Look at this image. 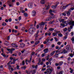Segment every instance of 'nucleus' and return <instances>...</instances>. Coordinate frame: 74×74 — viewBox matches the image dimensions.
Masks as SVG:
<instances>
[{"mask_svg":"<svg viewBox=\"0 0 74 74\" xmlns=\"http://www.w3.org/2000/svg\"><path fill=\"white\" fill-rule=\"evenodd\" d=\"M36 31V29L32 27V28H30L29 30V32L30 34H33V32H34Z\"/></svg>","mask_w":74,"mask_h":74,"instance_id":"nucleus-1","label":"nucleus"},{"mask_svg":"<svg viewBox=\"0 0 74 74\" xmlns=\"http://www.w3.org/2000/svg\"><path fill=\"white\" fill-rule=\"evenodd\" d=\"M69 25H71L70 26L71 29H73V27L74 25V21H69Z\"/></svg>","mask_w":74,"mask_h":74,"instance_id":"nucleus-2","label":"nucleus"},{"mask_svg":"<svg viewBox=\"0 0 74 74\" xmlns=\"http://www.w3.org/2000/svg\"><path fill=\"white\" fill-rule=\"evenodd\" d=\"M53 71V69L52 67H50L49 69H48L47 70V74H51V72Z\"/></svg>","mask_w":74,"mask_h":74,"instance_id":"nucleus-3","label":"nucleus"},{"mask_svg":"<svg viewBox=\"0 0 74 74\" xmlns=\"http://www.w3.org/2000/svg\"><path fill=\"white\" fill-rule=\"evenodd\" d=\"M10 60H13V62H11V64H14L15 63V62L18 60V59H14V58L12 57H10Z\"/></svg>","mask_w":74,"mask_h":74,"instance_id":"nucleus-4","label":"nucleus"},{"mask_svg":"<svg viewBox=\"0 0 74 74\" xmlns=\"http://www.w3.org/2000/svg\"><path fill=\"white\" fill-rule=\"evenodd\" d=\"M44 25H45V24L44 22H42L39 24V27H40V28H41V29H42L43 28V26H44Z\"/></svg>","mask_w":74,"mask_h":74,"instance_id":"nucleus-5","label":"nucleus"},{"mask_svg":"<svg viewBox=\"0 0 74 74\" xmlns=\"http://www.w3.org/2000/svg\"><path fill=\"white\" fill-rule=\"evenodd\" d=\"M64 25H65V26H67L68 25V24H69V21H64L63 22V23Z\"/></svg>","mask_w":74,"mask_h":74,"instance_id":"nucleus-6","label":"nucleus"},{"mask_svg":"<svg viewBox=\"0 0 74 74\" xmlns=\"http://www.w3.org/2000/svg\"><path fill=\"white\" fill-rule=\"evenodd\" d=\"M71 10L70 9H69L68 11L65 12V13H66L68 15H70V14H71Z\"/></svg>","mask_w":74,"mask_h":74,"instance_id":"nucleus-7","label":"nucleus"},{"mask_svg":"<svg viewBox=\"0 0 74 74\" xmlns=\"http://www.w3.org/2000/svg\"><path fill=\"white\" fill-rule=\"evenodd\" d=\"M39 32H39V30H38L36 33L34 35V36L36 38H37V37H38V34L39 33Z\"/></svg>","mask_w":74,"mask_h":74,"instance_id":"nucleus-8","label":"nucleus"},{"mask_svg":"<svg viewBox=\"0 0 74 74\" xmlns=\"http://www.w3.org/2000/svg\"><path fill=\"white\" fill-rule=\"evenodd\" d=\"M56 52V53H57L58 52H59V51L58 52L57 51H54L53 52H52L51 54L50 55L51 56H53L54 54V53Z\"/></svg>","mask_w":74,"mask_h":74,"instance_id":"nucleus-9","label":"nucleus"},{"mask_svg":"<svg viewBox=\"0 0 74 74\" xmlns=\"http://www.w3.org/2000/svg\"><path fill=\"white\" fill-rule=\"evenodd\" d=\"M43 51L45 53H48V48H46L44 49L43 50Z\"/></svg>","mask_w":74,"mask_h":74,"instance_id":"nucleus-10","label":"nucleus"},{"mask_svg":"<svg viewBox=\"0 0 74 74\" xmlns=\"http://www.w3.org/2000/svg\"><path fill=\"white\" fill-rule=\"evenodd\" d=\"M28 6L29 8H32L33 7V4L32 3H29L28 4Z\"/></svg>","mask_w":74,"mask_h":74,"instance_id":"nucleus-11","label":"nucleus"},{"mask_svg":"<svg viewBox=\"0 0 74 74\" xmlns=\"http://www.w3.org/2000/svg\"><path fill=\"white\" fill-rule=\"evenodd\" d=\"M36 15V11L34 10L32 11V16H35Z\"/></svg>","mask_w":74,"mask_h":74,"instance_id":"nucleus-12","label":"nucleus"},{"mask_svg":"<svg viewBox=\"0 0 74 74\" xmlns=\"http://www.w3.org/2000/svg\"><path fill=\"white\" fill-rule=\"evenodd\" d=\"M66 48L68 51H69L70 49V46L69 45H68L66 47Z\"/></svg>","mask_w":74,"mask_h":74,"instance_id":"nucleus-13","label":"nucleus"},{"mask_svg":"<svg viewBox=\"0 0 74 74\" xmlns=\"http://www.w3.org/2000/svg\"><path fill=\"white\" fill-rule=\"evenodd\" d=\"M45 8H43V10L45 9V10H48V9H49V5H48L47 7V5H46Z\"/></svg>","mask_w":74,"mask_h":74,"instance_id":"nucleus-14","label":"nucleus"},{"mask_svg":"<svg viewBox=\"0 0 74 74\" xmlns=\"http://www.w3.org/2000/svg\"><path fill=\"white\" fill-rule=\"evenodd\" d=\"M42 12L43 15H45V14H47L48 12L45 11H44V10H43L42 11Z\"/></svg>","mask_w":74,"mask_h":74,"instance_id":"nucleus-15","label":"nucleus"},{"mask_svg":"<svg viewBox=\"0 0 74 74\" xmlns=\"http://www.w3.org/2000/svg\"><path fill=\"white\" fill-rule=\"evenodd\" d=\"M32 56H31V57H30V60H27V62H29V63H31L32 61Z\"/></svg>","mask_w":74,"mask_h":74,"instance_id":"nucleus-16","label":"nucleus"},{"mask_svg":"<svg viewBox=\"0 0 74 74\" xmlns=\"http://www.w3.org/2000/svg\"><path fill=\"white\" fill-rule=\"evenodd\" d=\"M67 51L66 50V49H64L62 52H61V53H67Z\"/></svg>","mask_w":74,"mask_h":74,"instance_id":"nucleus-17","label":"nucleus"},{"mask_svg":"<svg viewBox=\"0 0 74 74\" xmlns=\"http://www.w3.org/2000/svg\"><path fill=\"white\" fill-rule=\"evenodd\" d=\"M64 4L62 5L60 7V9H63V10L65 9L66 8H65V6L63 5Z\"/></svg>","mask_w":74,"mask_h":74,"instance_id":"nucleus-18","label":"nucleus"},{"mask_svg":"<svg viewBox=\"0 0 74 74\" xmlns=\"http://www.w3.org/2000/svg\"><path fill=\"white\" fill-rule=\"evenodd\" d=\"M40 3L42 4H45V0H41L40 1Z\"/></svg>","mask_w":74,"mask_h":74,"instance_id":"nucleus-19","label":"nucleus"},{"mask_svg":"<svg viewBox=\"0 0 74 74\" xmlns=\"http://www.w3.org/2000/svg\"><path fill=\"white\" fill-rule=\"evenodd\" d=\"M32 67L33 69H34V68H35V69H37V67H38V65H36L35 66H34V65H33L32 66Z\"/></svg>","mask_w":74,"mask_h":74,"instance_id":"nucleus-20","label":"nucleus"},{"mask_svg":"<svg viewBox=\"0 0 74 74\" xmlns=\"http://www.w3.org/2000/svg\"><path fill=\"white\" fill-rule=\"evenodd\" d=\"M69 69L71 70V71H70V73H73V71H74V69H72L71 68H70Z\"/></svg>","mask_w":74,"mask_h":74,"instance_id":"nucleus-21","label":"nucleus"},{"mask_svg":"<svg viewBox=\"0 0 74 74\" xmlns=\"http://www.w3.org/2000/svg\"><path fill=\"white\" fill-rule=\"evenodd\" d=\"M20 47H25V44L22 43H21Z\"/></svg>","mask_w":74,"mask_h":74,"instance_id":"nucleus-22","label":"nucleus"},{"mask_svg":"<svg viewBox=\"0 0 74 74\" xmlns=\"http://www.w3.org/2000/svg\"><path fill=\"white\" fill-rule=\"evenodd\" d=\"M52 58H51L48 60L49 62L50 63V65H51V62L52 61Z\"/></svg>","mask_w":74,"mask_h":74,"instance_id":"nucleus-23","label":"nucleus"},{"mask_svg":"<svg viewBox=\"0 0 74 74\" xmlns=\"http://www.w3.org/2000/svg\"><path fill=\"white\" fill-rule=\"evenodd\" d=\"M58 36L62 37H63V34H62L61 33H59L58 34Z\"/></svg>","mask_w":74,"mask_h":74,"instance_id":"nucleus-24","label":"nucleus"},{"mask_svg":"<svg viewBox=\"0 0 74 74\" xmlns=\"http://www.w3.org/2000/svg\"><path fill=\"white\" fill-rule=\"evenodd\" d=\"M63 62L62 61H61V62H59L58 63L59 66H62V64H63Z\"/></svg>","mask_w":74,"mask_h":74,"instance_id":"nucleus-25","label":"nucleus"},{"mask_svg":"<svg viewBox=\"0 0 74 74\" xmlns=\"http://www.w3.org/2000/svg\"><path fill=\"white\" fill-rule=\"evenodd\" d=\"M59 21H60V22H62V23H63V22H64V19H62L61 18L59 19Z\"/></svg>","mask_w":74,"mask_h":74,"instance_id":"nucleus-26","label":"nucleus"},{"mask_svg":"<svg viewBox=\"0 0 74 74\" xmlns=\"http://www.w3.org/2000/svg\"><path fill=\"white\" fill-rule=\"evenodd\" d=\"M6 49L7 50L9 51V52H10L11 53H12V51L10 49H8V48H7Z\"/></svg>","mask_w":74,"mask_h":74,"instance_id":"nucleus-27","label":"nucleus"},{"mask_svg":"<svg viewBox=\"0 0 74 74\" xmlns=\"http://www.w3.org/2000/svg\"><path fill=\"white\" fill-rule=\"evenodd\" d=\"M65 26L63 23H62L61 24V26H60V27H65Z\"/></svg>","mask_w":74,"mask_h":74,"instance_id":"nucleus-28","label":"nucleus"},{"mask_svg":"<svg viewBox=\"0 0 74 74\" xmlns=\"http://www.w3.org/2000/svg\"><path fill=\"white\" fill-rule=\"evenodd\" d=\"M52 35L53 36H57V33H56L55 32L53 33L52 34Z\"/></svg>","mask_w":74,"mask_h":74,"instance_id":"nucleus-29","label":"nucleus"},{"mask_svg":"<svg viewBox=\"0 0 74 74\" xmlns=\"http://www.w3.org/2000/svg\"><path fill=\"white\" fill-rule=\"evenodd\" d=\"M50 40L49 39V38H48L46 40V42L48 44H49V41Z\"/></svg>","mask_w":74,"mask_h":74,"instance_id":"nucleus-30","label":"nucleus"},{"mask_svg":"<svg viewBox=\"0 0 74 74\" xmlns=\"http://www.w3.org/2000/svg\"><path fill=\"white\" fill-rule=\"evenodd\" d=\"M12 46L13 47H15V45H16V43H12Z\"/></svg>","mask_w":74,"mask_h":74,"instance_id":"nucleus-31","label":"nucleus"},{"mask_svg":"<svg viewBox=\"0 0 74 74\" xmlns=\"http://www.w3.org/2000/svg\"><path fill=\"white\" fill-rule=\"evenodd\" d=\"M12 2H9V7H12Z\"/></svg>","mask_w":74,"mask_h":74,"instance_id":"nucleus-32","label":"nucleus"},{"mask_svg":"<svg viewBox=\"0 0 74 74\" xmlns=\"http://www.w3.org/2000/svg\"><path fill=\"white\" fill-rule=\"evenodd\" d=\"M51 18H48L46 20V21H51Z\"/></svg>","mask_w":74,"mask_h":74,"instance_id":"nucleus-33","label":"nucleus"},{"mask_svg":"<svg viewBox=\"0 0 74 74\" xmlns=\"http://www.w3.org/2000/svg\"><path fill=\"white\" fill-rule=\"evenodd\" d=\"M56 7H57V6L56 5H55L54 6V5L52 6V8H53V9H55V8H56Z\"/></svg>","mask_w":74,"mask_h":74,"instance_id":"nucleus-34","label":"nucleus"},{"mask_svg":"<svg viewBox=\"0 0 74 74\" xmlns=\"http://www.w3.org/2000/svg\"><path fill=\"white\" fill-rule=\"evenodd\" d=\"M49 31H53V30H54V29L52 28H50L49 29Z\"/></svg>","mask_w":74,"mask_h":74,"instance_id":"nucleus-35","label":"nucleus"},{"mask_svg":"<svg viewBox=\"0 0 74 74\" xmlns=\"http://www.w3.org/2000/svg\"><path fill=\"white\" fill-rule=\"evenodd\" d=\"M71 40H72L73 44H74V37H72L71 39Z\"/></svg>","mask_w":74,"mask_h":74,"instance_id":"nucleus-36","label":"nucleus"},{"mask_svg":"<svg viewBox=\"0 0 74 74\" xmlns=\"http://www.w3.org/2000/svg\"><path fill=\"white\" fill-rule=\"evenodd\" d=\"M53 23V21H51L49 23V25H51V24H52V23Z\"/></svg>","mask_w":74,"mask_h":74,"instance_id":"nucleus-37","label":"nucleus"},{"mask_svg":"<svg viewBox=\"0 0 74 74\" xmlns=\"http://www.w3.org/2000/svg\"><path fill=\"white\" fill-rule=\"evenodd\" d=\"M38 43H40V41H38V42H35V45H37Z\"/></svg>","mask_w":74,"mask_h":74,"instance_id":"nucleus-38","label":"nucleus"},{"mask_svg":"<svg viewBox=\"0 0 74 74\" xmlns=\"http://www.w3.org/2000/svg\"><path fill=\"white\" fill-rule=\"evenodd\" d=\"M24 15L25 16V17H27V14L26 13H24Z\"/></svg>","mask_w":74,"mask_h":74,"instance_id":"nucleus-39","label":"nucleus"},{"mask_svg":"<svg viewBox=\"0 0 74 74\" xmlns=\"http://www.w3.org/2000/svg\"><path fill=\"white\" fill-rule=\"evenodd\" d=\"M3 26H6L7 25V24L5 23H3L2 24Z\"/></svg>","mask_w":74,"mask_h":74,"instance_id":"nucleus-40","label":"nucleus"},{"mask_svg":"<svg viewBox=\"0 0 74 74\" xmlns=\"http://www.w3.org/2000/svg\"><path fill=\"white\" fill-rule=\"evenodd\" d=\"M67 28H64V29H63V30L64 32H66V31H67Z\"/></svg>","mask_w":74,"mask_h":74,"instance_id":"nucleus-41","label":"nucleus"},{"mask_svg":"<svg viewBox=\"0 0 74 74\" xmlns=\"http://www.w3.org/2000/svg\"><path fill=\"white\" fill-rule=\"evenodd\" d=\"M67 38V36H66L64 37L63 38V40H66V39Z\"/></svg>","mask_w":74,"mask_h":74,"instance_id":"nucleus-42","label":"nucleus"},{"mask_svg":"<svg viewBox=\"0 0 74 74\" xmlns=\"http://www.w3.org/2000/svg\"><path fill=\"white\" fill-rule=\"evenodd\" d=\"M21 19H22V18L21 16H20L18 18V20L19 21H21Z\"/></svg>","mask_w":74,"mask_h":74,"instance_id":"nucleus-43","label":"nucleus"},{"mask_svg":"<svg viewBox=\"0 0 74 74\" xmlns=\"http://www.w3.org/2000/svg\"><path fill=\"white\" fill-rule=\"evenodd\" d=\"M57 74H63V72L62 71H60L59 73H58Z\"/></svg>","mask_w":74,"mask_h":74,"instance_id":"nucleus-44","label":"nucleus"},{"mask_svg":"<svg viewBox=\"0 0 74 74\" xmlns=\"http://www.w3.org/2000/svg\"><path fill=\"white\" fill-rule=\"evenodd\" d=\"M55 57H56V58H58L59 56V55H58V54H56L54 56Z\"/></svg>","mask_w":74,"mask_h":74,"instance_id":"nucleus-45","label":"nucleus"},{"mask_svg":"<svg viewBox=\"0 0 74 74\" xmlns=\"http://www.w3.org/2000/svg\"><path fill=\"white\" fill-rule=\"evenodd\" d=\"M22 63L23 65H25V60H23L22 62Z\"/></svg>","mask_w":74,"mask_h":74,"instance_id":"nucleus-46","label":"nucleus"},{"mask_svg":"<svg viewBox=\"0 0 74 74\" xmlns=\"http://www.w3.org/2000/svg\"><path fill=\"white\" fill-rule=\"evenodd\" d=\"M57 44H58V45H60L61 44V42H58L57 43Z\"/></svg>","mask_w":74,"mask_h":74,"instance_id":"nucleus-47","label":"nucleus"},{"mask_svg":"<svg viewBox=\"0 0 74 74\" xmlns=\"http://www.w3.org/2000/svg\"><path fill=\"white\" fill-rule=\"evenodd\" d=\"M70 56H71V58L73 57V53H71L70 54Z\"/></svg>","mask_w":74,"mask_h":74,"instance_id":"nucleus-48","label":"nucleus"},{"mask_svg":"<svg viewBox=\"0 0 74 74\" xmlns=\"http://www.w3.org/2000/svg\"><path fill=\"white\" fill-rule=\"evenodd\" d=\"M52 12V9H51L49 11V13L50 14H51Z\"/></svg>","mask_w":74,"mask_h":74,"instance_id":"nucleus-49","label":"nucleus"},{"mask_svg":"<svg viewBox=\"0 0 74 74\" xmlns=\"http://www.w3.org/2000/svg\"><path fill=\"white\" fill-rule=\"evenodd\" d=\"M16 4L17 5H19V3L18 2H17L16 3Z\"/></svg>","mask_w":74,"mask_h":74,"instance_id":"nucleus-50","label":"nucleus"},{"mask_svg":"<svg viewBox=\"0 0 74 74\" xmlns=\"http://www.w3.org/2000/svg\"><path fill=\"white\" fill-rule=\"evenodd\" d=\"M45 56V54L44 53H42V54L41 56L42 57H44V56Z\"/></svg>","mask_w":74,"mask_h":74,"instance_id":"nucleus-51","label":"nucleus"},{"mask_svg":"<svg viewBox=\"0 0 74 74\" xmlns=\"http://www.w3.org/2000/svg\"><path fill=\"white\" fill-rule=\"evenodd\" d=\"M19 66L18 65L17 66V69L18 70H19Z\"/></svg>","mask_w":74,"mask_h":74,"instance_id":"nucleus-52","label":"nucleus"},{"mask_svg":"<svg viewBox=\"0 0 74 74\" xmlns=\"http://www.w3.org/2000/svg\"><path fill=\"white\" fill-rule=\"evenodd\" d=\"M32 74H35V71L34 70L32 72Z\"/></svg>","mask_w":74,"mask_h":74,"instance_id":"nucleus-53","label":"nucleus"},{"mask_svg":"<svg viewBox=\"0 0 74 74\" xmlns=\"http://www.w3.org/2000/svg\"><path fill=\"white\" fill-rule=\"evenodd\" d=\"M39 27H40V26H39V25H36V28L37 29H38V28H39Z\"/></svg>","mask_w":74,"mask_h":74,"instance_id":"nucleus-54","label":"nucleus"},{"mask_svg":"<svg viewBox=\"0 0 74 74\" xmlns=\"http://www.w3.org/2000/svg\"><path fill=\"white\" fill-rule=\"evenodd\" d=\"M46 70V68H44V69H42V71H44V70Z\"/></svg>","mask_w":74,"mask_h":74,"instance_id":"nucleus-55","label":"nucleus"},{"mask_svg":"<svg viewBox=\"0 0 74 74\" xmlns=\"http://www.w3.org/2000/svg\"><path fill=\"white\" fill-rule=\"evenodd\" d=\"M55 65L56 66H59V64H58V63H56Z\"/></svg>","mask_w":74,"mask_h":74,"instance_id":"nucleus-56","label":"nucleus"},{"mask_svg":"<svg viewBox=\"0 0 74 74\" xmlns=\"http://www.w3.org/2000/svg\"><path fill=\"white\" fill-rule=\"evenodd\" d=\"M71 29V28H68V31H69V32H70L71 30V29Z\"/></svg>","mask_w":74,"mask_h":74,"instance_id":"nucleus-57","label":"nucleus"},{"mask_svg":"<svg viewBox=\"0 0 74 74\" xmlns=\"http://www.w3.org/2000/svg\"><path fill=\"white\" fill-rule=\"evenodd\" d=\"M31 44H34V42L33 41H31Z\"/></svg>","mask_w":74,"mask_h":74,"instance_id":"nucleus-58","label":"nucleus"},{"mask_svg":"<svg viewBox=\"0 0 74 74\" xmlns=\"http://www.w3.org/2000/svg\"><path fill=\"white\" fill-rule=\"evenodd\" d=\"M54 39L56 41H58V38L56 37L54 38Z\"/></svg>","mask_w":74,"mask_h":74,"instance_id":"nucleus-59","label":"nucleus"},{"mask_svg":"<svg viewBox=\"0 0 74 74\" xmlns=\"http://www.w3.org/2000/svg\"><path fill=\"white\" fill-rule=\"evenodd\" d=\"M34 54V52H32V54H31V56H32V55H33Z\"/></svg>","mask_w":74,"mask_h":74,"instance_id":"nucleus-60","label":"nucleus"},{"mask_svg":"<svg viewBox=\"0 0 74 74\" xmlns=\"http://www.w3.org/2000/svg\"><path fill=\"white\" fill-rule=\"evenodd\" d=\"M40 47L41 48H43L44 47V45H40Z\"/></svg>","mask_w":74,"mask_h":74,"instance_id":"nucleus-61","label":"nucleus"},{"mask_svg":"<svg viewBox=\"0 0 74 74\" xmlns=\"http://www.w3.org/2000/svg\"><path fill=\"white\" fill-rule=\"evenodd\" d=\"M12 21V19H11V18H10L9 19V22H11V21Z\"/></svg>","mask_w":74,"mask_h":74,"instance_id":"nucleus-62","label":"nucleus"},{"mask_svg":"<svg viewBox=\"0 0 74 74\" xmlns=\"http://www.w3.org/2000/svg\"><path fill=\"white\" fill-rule=\"evenodd\" d=\"M59 49V47L57 46L56 47V49Z\"/></svg>","mask_w":74,"mask_h":74,"instance_id":"nucleus-63","label":"nucleus"},{"mask_svg":"<svg viewBox=\"0 0 74 74\" xmlns=\"http://www.w3.org/2000/svg\"><path fill=\"white\" fill-rule=\"evenodd\" d=\"M18 27L17 26H15V28L16 29H18Z\"/></svg>","mask_w":74,"mask_h":74,"instance_id":"nucleus-64","label":"nucleus"}]
</instances>
